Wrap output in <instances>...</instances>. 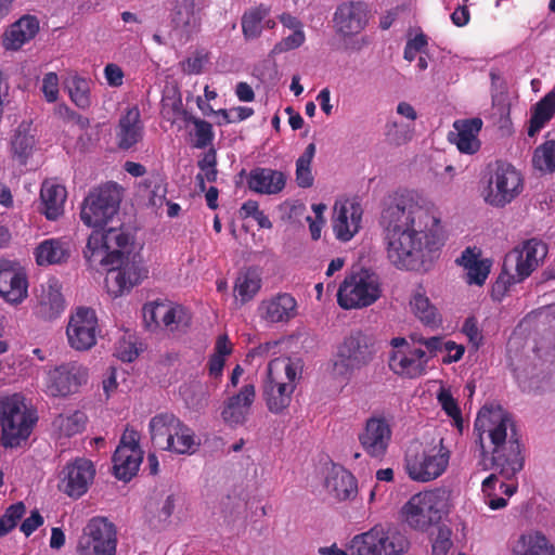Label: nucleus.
I'll use <instances>...</instances> for the list:
<instances>
[{"label":"nucleus","instance_id":"nucleus-32","mask_svg":"<svg viewBox=\"0 0 555 555\" xmlns=\"http://www.w3.org/2000/svg\"><path fill=\"white\" fill-rule=\"evenodd\" d=\"M181 423L182 421L172 413H159L153 416L149 423L152 443L165 450L173 434H177Z\"/></svg>","mask_w":555,"mask_h":555},{"label":"nucleus","instance_id":"nucleus-45","mask_svg":"<svg viewBox=\"0 0 555 555\" xmlns=\"http://www.w3.org/2000/svg\"><path fill=\"white\" fill-rule=\"evenodd\" d=\"M410 307L415 317L425 325L438 326L441 323L437 308L424 294L415 293L410 300Z\"/></svg>","mask_w":555,"mask_h":555},{"label":"nucleus","instance_id":"nucleus-9","mask_svg":"<svg viewBox=\"0 0 555 555\" xmlns=\"http://www.w3.org/2000/svg\"><path fill=\"white\" fill-rule=\"evenodd\" d=\"M409 548L406 537L396 528L376 525L356 534L349 545V555H401Z\"/></svg>","mask_w":555,"mask_h":555},{"label":"nucleus","instance_id":"nucleus-46","mask_svg":"<svg viewBox=\"0 0 555 555\" xmlns=\"http://www.w3.org/2000/svg\"><path fill=\"white\" fill-rule=\"evenodd\" d=\"M142 185L150 206L154 208L163 207L167 194V184L164 177L158 172H153L143 181Z\"/></svg>","mask_w":555,"mask_h":555},{"label":"nucleus","instance_id":"nucleus-4","mask_svg":"<svg viewBox=\"0 0 555 555\" xmlns=\"http://www.w3.org/2000/svg\"><path fill=\"white\" fill-rule=\"evenodd\" d=\"M450 456L451 451L443 444V439L431 443L413 441L405 451V472L414 481H433L446 472Z\"/></svg>","mask_w":555,"mask_h":555},{"label":"nucleus","instance_id":"nucleus-23","mask_svg":"<svg viewBox=\"0 0 555 555\" xmlns=\"http://www.w3.org/2000/svg\"><path fill=\"white\" fill-rule=\"evenodd\" d=\"M537 269L517 247H514L504 258L502 272L495 282L494 288L504 293L511 285L526 280Z\"/></svg>","mask_w":555,"mask_h":555},{"label":"nucleus","instance_id":"nucleus-54","mask_svg":"<svg viewBox=\"0 0 555 555\" xmlns=\"http://www.w3.org/2000/svg\"><path fill=\"white\" fill-rule=\"evenodd\" d=\"M140 349L137 338L131 334H125L117 343L115 353L124 362H131L138 358Z\"/></svg>","mask_w":555,"mask_h":555},{"label":"nucleus","instance_id":"nucleus-41","mask_svg":"<svg viewBox=\"0 0 555 555\" xmlns=\"http://www.w3.org/2000/svg\"><path fill=\"white\" fill-rule=\"evenodd\" d=\"M36 141L29 133V125L21 124L11 140L12 156L22 165H25L31 156Z\"/></svg>","mask_w":555,"mask_h":555},{"label":"nucleus","instance_id":"nucleus-11","mask_svg":"<svg viewBox=\"0 0 555 555\" xmlns=\"http://www.w3.org/2000/svg\"><path fill=\"white\" fill-rule=\"evenodd\" d=\"M380 292L378 276L361 270L345 278L337 292V301L344 309L363 308L374 304Z\"/></svg>","mask_w":555,"mask_h":555},{"label":"nucleus","instance_id":"nucleus-57","mask_svg":"<svg viewBox=\"0 0 555 555\" xmlns=\"http://www.w3.org/2000/svg\"><path fill=\"white\" fill-rule=\"evenodd\" d=\"M498 481V476L491 474L482 481V492L486 495V504L491 509H501L506 506L507 501L504 498H498L492 493L493 486Z\"/></svg>","mask_w":555,"mask_h":555},{"label":"nucleus","instance_id":"nucleus-51","mask_svg":"<svg viewBox=\"0 0 555 555\" xmlns=\"http://www.w3.org/2000/svg\"><path fill=\"white\" fill-rule=\"evenodd\" d=\"M70 100L80 108H88L91 104L89 83L81 77H74L68 86Z\"/></svg>","mask_w":555,"mask_h":555},{"label":"nucleus","instance_id":"nucleus-48","mask_svg":"<svg viewBox=\"0 0 555 555\" xmlns=\"http://www.w3.org/2000/svg\"><path fill=\"white\" fill-rule=\"evenodd\" d=\"M87 416L80 411H75L68 415H59L54 425L60 433L66 437H70L81 433L85 429Z\"/></svg>","mask_w":555,"mask_h":555},{"label":"nucleus","instance_id":"nucleus-39","mask_svg":"<svg viewBox=\"0 0 555 555\" xmlns=\"http://www.w3.org/2000/svg\"><path fill=\"white\" fill-rule=\"evenodd\" d=\"M325 486L328 493L339 501L352 499L357 494L356 478L344 469L331 474L326 478Z\"/></svg>","mask_w":555,"mask_h":555},{"label":"nucleus","instance_id":"nucleus-60","mask_svg":"<svg viewBox=\"0 0 555 555\" xmlns=\"http://www.w3.org/2000/svg\"><path fill=\"white\" fill-rule=\"evenodd\" d=\"M44 98L48 102L52 103L57 100L59 96V77L55 73H48L42 79L41 88Z\"/></svg>","mask_w":555,"mask_h":555},{"label":"nucleus","instance_id":"nucleus-53","mask_svg":"<svg viewBox=\"0 0 555 555\" xmlns=\"http://www.w3.org/2000/svg\"><path fill=\"white\" fill-rule=\"evenodd\" d=\"M25 511V505L22 502H17L5 509V513L0 518V537L5 535L15 528L17 521L24 516Z\"/></svg>","mask_w":555,"mask_h":555},{"label":"nucleus","instance_id":"nucleus-63","mask_svg":"<svg viewBox=\"0 0 555 555\" xmlns=\"http://www.w3.org/2000/svg\"><path fill=\"white\" fill-rule=\"evenodd\" d=\"M104 76L111 87H120L124 82V72L117 64H107L104 68Z\"/></svg>","mask_w":555,"mask_h":555},{"label":"nucleus","instance_id":"nucleus-5","mask_svg":"<svg viewBox=\"0 0 555 555\" xmlns=\"http://www.w3.org/2000/svg\"><path fill=\"white\" fill-rule=\"evenodd\" d=\"M131 236L122 227L96 228L89 235L83 257L90 267L119 266L129 255Z\"/></svg>","mask_w":555,"mask_h":555},{"label":"nucleus","instance_id":"nucleus-22","mask_svg":"<svg viewBox=\"0 0 555 555\" xmlns=\"http://www.w3.org/2000/svg\"><path fill=\"white\" fill-rule=\"evenodd\" d=\"M255 399V386L253 384L244 385L237 393L230 396L223 402L221 410L222 421L231 427L245 424L250 414Z\"/></svg>","mask_w":555,"mask_h":555},{"label":"nucleus","instance_id":"nucleus-59","mask_svg":"<svg viewBox=\"0 0 555 555\" xmlns=\"http://www.w3.org/2000/svg\"><path fill=\"white\" fill-rule=\"evenodd\" d=\"M55 114L65 122L78 125L81 129L89 126L88 118L82 117L65 104L57 105Z\"/></svg>","mask_w":555,"mask_h":555},{"label":"nucleus","instance_id":"nucleus-64","mask_svg":"<svg viewBox=\"0 0 555 555\" xmlns=\"http://www.w3.org/2000/svg\"><path fill=\"white\" fill-rule=\"evenodd\" d=\"M463 333L468 337L469 341L478 348L482 341V335L477 326L474 318H468L463 325Z\"/></svg>","mask_w":555,"mask_h":555},{"label":"nucleus","instance_id":"nucleus-31","mask_svg":"<svg viewBox=\"0 0 555 555\" xmlns=\"http://www.w3.org/2000/svg\"><path fill=\"white\" fill-rule=\"evenodd\" d=\"M39 31V21L31 15H25L11 25L5 31L3 46L7 50H18L31 40Z\"/></svg>","mask_w":555,"mask_h":555},{"label":"nucleus","instance_id":"nucleus-47","mask_svg":"<svg viewBox=\"0 0 555 555\" xmlns=\"http://www.w3.org/2000/svg\"><path fill=\"white\" fill-rule=\"evenodd\" d=\"M186 121L194 126V129L190 131L193 147L205 149L211 145L215 137L211 124L194 116H189Z\"/></svg>","mask_w":555,"mask_h":555},{"label":"nucleus","instance_id":"nucleus-6","mask_svg":"<svg viewBox=\"0 0 555 555\" xmlns=\"http://www.w3.org/2000/svg\"><path fill=\"white\" fill-rule=\"evenodd\" d=\"M451 508V491L436 488L414 494L402 507L404 521L414 530L425 531Z\"/></svg>","mask_w":555,"mask_h":555},{"label":"nucleus","instance_id":"nucleus-34","mask_svg":"<svg viewBox=\"0 0 555 555\" xmlns=\"http://www.w3.org/2000/svg\"><path fill=\"white\" fill-rule=\"evenodd\" d=\"M456 263L466 270L467 283L476 285H482L486 282L492 264L491 260L481 259L480 253L470 247L462 253Z\"/></svg>","mask_w":555,"mask_h":555},{"label":"nucleus","instance_id":"nucleus-17","mask_svg":"<svg viewBox=\"0 0 555 555\" xmlns=\"http://www.w3.org/2000/svg\"><path fill=\"white\" fill-rule=\"evenodd\" d=\"M392 429L389 421L374 415L365 421L358 439L363 451L372 459L383 460L391 442Z\"/></svg>","mask_w":555,"mask_h":555},{"label":"nucleus","instance_id":"nucleus-10","mask_svg":"<svg viewBox=\"0 0 555 555\" xmlns=\"http://www.w3.org/2000/svg\"><path fill=\"white\" fill-rule=\"evenodd\" d=\"M120 202V188L116 183H106L91 191L85 198L80 219L88 227H106L117 215Z\"/></svg>","mask_w":555,"mask_h":555},{"label":"nucleus","instance_id":"nucleus-44","mask_svg":"<svg viewBox=\"0 0 555 555\" xmlns=\"http://www.w3.org/2000/svg\"><path fill=\"white\" fill-rule=\"evenodd\" d=\"M315 144L309 143L304 153L296 160L295 181L301 189L311 188L314 183L312 160L315 155Z\"/></svg>","mask_w":555,"mask_h":555},{"label":"nucleus","instance_id":"nucleus-61","mask_svg":"<svg viewBox=\"0 0 555 555\" xmlns=\"http://www.w3.org/2000/svg\"><path fill=\"white\" fill-rule=\"evenodd\" d=\"M305 33L302 29H296L293 34L285 37L274 47V52H285L300 47L305 42Z\"/></svg>","mask_w":555,"mask_h":555},{"label":"nucleus","instance_id":"nucleus-14","mask_svg":"<svg viewBox=\"0 0 555 555\" xmlns=\"http://www.w3.org/2000/svg\"><path fill=\"white\" fill-rule=\"evenodd\" d=\"M89 370L77 361L61 363L46 373L44 392L53 398L77 393L88 383Z\"/></svg>","mask_w":555,"mask_h":555},{"label":"nucleus","instance_id":"nucleus-27","mask_svg":"<svg viewBox=\"0 0 555 555\" xmlns=\"http://www.w3.org/2000/svg\"><path fill=\"white\" fill-rule=\"evenodd\" d=\"M286 176L272 168H255L250 170L247 179L248 188L259 194L274 195L283 191L286 185Z\"/></svg>","mask_w":555,"mask_h":555},{"label":"nucleus","instance_id":"nucleus-58","mask_svg":"<svg viewBox=\"0 0 555 555\" xmlns=\"http://www.w3.org/2000/svg\"><path fill=\"white\" fill-rule=\"evenodd\" d=\"M411 340L414 344L422 345L426 348V353L428 356V360L437 354V352L441 351L443 349V341L442 338L439 336H433L429 338H426L422 336L421 334L413 333L410 335Z\"/></svg>","mask_w":555,"mask_h":555},{"label":"nucleus","instance_id":"nucleus-30","mask_svg":"<svg viewBox=\"0 0 555 555\" xmlns=\"http://www.w3.org/2000/svg\"><path fill=\"white\" fill-rule=\"evenodd\" d=\"M482 124L479 117L456 120L454 122L453 127L456 133L451 141L456 144L460 152L474 154L479 150L480 141L478 140V133L482 128Z\"/></svg>","mask_w":555,"mask_h":555},{"label":"nucleus","instance_id":"nucleus-8","mask_svg":"<svg viewBox=\"0 0 555 555\" xmlns=\"http://www.w3.org/2000/svg\"><path fill=\"white\" fill-rule=\"evenodd\" d=\"M35 417L27 408L23 396L14 393L0 399L1 444L16 448L30 433Z\"/></svg>","mask_w":555,"mask_h":555},{"label":"nucleus","instance_id":"nucleus-33","mask_svg":"<svg viewBox=\"0 0 555 555\" xmlns=\"http://www.w3.org/2000/svg\"><path fill=\"white\" fill-rule=\"evenodd\" d=\"M66 197L67 192L63 185L50 180L42 183L40 190L42 212L49 220H56L63 215Z\"/></svg>","mask_w":555,"mask_h":555},{"label":"nucleus","instance_id":"nucleus-18","mask_svg":"<svg viewBox=\"0 0 555 555\" xmlns=\"http://www.w3.org/2000/svg\"><path fill=\"white\" fill-rule=\"evenodd\" d=\"M0 295L11 305L22 304L28 296L25 269L16 261L0 260Z\"/></svg>","mask_w":555,"mask_h":555},{"label":"nucleus","instance_id":"nucleus-49","mask_svg":"<svg viewBox=\"0 0 555 555\" xmlns=\"http://www.w3.org/2000/svg\"><path fill=\"white\" fill-rule=\"evenodd\" d=\"M534 168L540 171L555 170V141H546L538 146L532 157Z\"/></svg>","mask_w":555,"mask_h":555},{"label":"nucleus","instance_id":"nucleus-26","mask_svg":"<svg viewBox=\"0 0 555 555\" xmlns=\"http://www.w3.org/2000/svg\"><path fill=\"white\" fill-rule=\"evenodd\" d=\"M337 30L350 36L360 33L367 22L366 5L362 2H349L339 5L334 15Z\"/></svg>","mask_w":555,"mask_h":555},{"label":"nucleus","instance_id":"nucleus-56","mask_svg":"<svg viewBox=\"0 0 555 555\" xmlns=\"http://www.w3.org/2000/svg\"><path fill=\"white\" fill-rule=\"evenodd\" d=\"M169 313L166 314L168 318H166L163 323L166 328L176 331L180 327L188 326L190 318L182 307L169 304Z\"/></svg>","mask_w":555,"mask_h":555},{"label":"nucleus","instance_id":"nucleus-29","mask_svg":"<svg viewBox=\"0 0 555 555\" xmlns=\"http://www.w3.org/2000/svg\"><path fill=\"white\" fill-rule=\"evenodd\" d=\"M512 555H555V547L540 531L521 533L511 544Z\"/></svg>","mask_w":555,"mask_h":555},{"label":"nucleus","instance_id":"nucleus-37","mask_svg":"<svg viewBox=\"0 0 555 555\" xmlns=\"http://www.w3.org/2000/svg\"><path fill=\"white\" fill-rule=\"evenodd\" d=\"M275 22L270 18L269 10L258 7L245 12L242 17V30L245 39L258 38L264 28H274Z\"/></svg>","mask_w":555,"mask_h":555},{"label":"nucleus","instance_id":"nucleus-42","mask_svg":"<svg viewBox=\"0 0 555 555\" xmlns=\"http://www.w3.org/2000/svg\"><path fill=\"white\" fill-rule=\"evenodd\" d=\"M555 113V91L548 92L534 106L528 134L533 137L553 117Z\"/></svg>","mask_w":555,"mask_h":555},{"label":"nucleus","instance_id":"nucleus-52","mask_svg":"<svg viewBox=\"0 0 555 555\" xmlns=\"http://www.w3.org/2000/svg\"><path fill=\"white\" fill-rule=\"evenodd\" d=\"M437 399L442 410L453 420L455 426L461 429L463 424L462 413L451 391L441 387L438 391Z\"/></svg>","mask_w":555,"mask_h":555},{"label":"nucleus","instance_id":"nucleus-2","mask_svg":"<svg viewBox=\"0 0 555 555\" xmlns=\"http://www.w3.org/2000/svg\"><path fill=\"white\" fill-rule=\"evenodd\" d=\"M481 454L491 455V468L505 479L513 478L524 467V456L514 422L501 406H483L475 421Z\"/></svg>","mask_w":555,"mask_h":555},{"label":"nucleus","instance_id":"nucleus-7","mask_svg":"<svg viewBox=\"0 0 555 555\" xmlns=\"http://www.w3.org/2000/svg\"><path fill=\"white\" fill-rule=\"evenodd\" d=\"M374 353L375 340L372 335L362 331L351 332L337 347L332 376L349 380L354 371L366 366L373 360Z\"/></svg>","mask_w":555,"mask_h":555},{"label":"nucleus","instance_id":"nucleus-1","mask_svg":"<svg viewBox=\"0 0 555 555\" xmlns=\"http://www.w3.org/2000/svg\"><path fill=\"white\" fill-rule=\"evenodd\" d=\"M388 260L398 269H417L446 242L439 214L408 195L395 196L382 212Z\"/></svg>","mask_w":555,"mask_h":555},{"label":"nucleus","instance_id":"nucleus-13","mask_svg":"<svg viewBox=\"0 0 555 555\" xmlns=\"http://www.w3.org/2000/svg\"><path fill=\"white\" fill-rule=\"evenodd\" d=\"M117 531L113 522L105 517H93L82 529L78 540V555H115Z\"/></svg>","mask_w":555,"mask_h":555},{"label":"nucleus","instance_id":"nucleus-25","mask_svg":"<svg viewBox=\"0 0 555 555\" xmlns=\"http://www.w3.org/2000/svg\"><path fill=\"white\" fill-rule=\"evenodd\" d=\"M103 267L108 270L106 282H113L117 286L115 291L116 295L129 291L146 276V270L140 260H135V256H133L132 260H129V255H125L119 266Z\"/></svg>","mask_w":555,"mask_h":555},{"label":"nucleus","instance_id":"nucleus-28","mask_svg":"<svg viewBox=\"0 0 555 555\" xmlns=\"http://www.w3.org/2000/svg\"><path fill=\"white\" fill-rule=\"evenodd\" d=\"M116 137L118 146L128 150L143 137V124L137 106L129 107L118 121Z\"/></svg>","mask_w":555,"mask_h":555},{"label":"nucleus","instance_id":"nucleus-55","mask_svg":"<svg viewBox=\"0 0 555 555\" xmlns=\"http://www.w3.org/2000/svg\"><path fill=\"white\" fill-rule=\"evenodd\" d=\"M452 530L448 526H439L437 533L433 540L431 554L433 555H447L451 550L452 542Z\"/></svg>","mask_w":555,"mask_h":555},{"label":"nucleus","instance_id":"nucleus-12","mask_svg":"<svg viewBox=\"0 0 555 555\" xmlns=\"http://www.w3.org/2000/svg\"><path fill=\"white\" fill-rule=\"evenodd\" d=\"M524 189L521 173L511 164L496 162L490 169L485 201L494 207H504Z\"/></svg>","mask_w":555,"mask_h":555},{"label":"nucleus","instance_id":"nucleus-19","mask_svg":"<svg viewBox=\"0 0 555 555\" xmlns=\"http://www.w3.org/2000/svg\"><path fill=\"white\" fill-rule=\"evenodd\" d=\"M363 210L352 199L336 201L333 209V230L339 241H350L360 230Z\"/></svg>","mask_w":555,"mask_h":555},{"label":"nucleus","instance_id":"nucleus-62","mask_svg":"<svg viewBox=\"0 0 555 555\" xmlns=\"http://www.w3.org/2000/svg\"><path fill=\"white\" fill-rule=\"evenodd\" d=\"M205 64L204 55L196 53L185 61L181 62V69L184 74L188 75H197L202 73L203 66Z\"/></svg>","mask_w":555,"mask_h":555},{"label":"nucleus","instance_id":"nucleus-20","mask_svg":"<svg viewBox=\"0 0 555 555\" xmlns=\"http://www.w3.org/2000/svg\"><path fill=\"white\" fill-rule=\"evenodd\" d=\"M257 314L267 325L288 323L297 315V301L288 293H279L262 299Z\"/></svg>","mask_w":555,"mask_h":555},{"label":"nucleus","instance_id":"nucleus-21","mask_svg":"<svg viewBox=\"0 0 555 555\" xmlns=\"http://www.w3.org/2000/svg\"><path fill=\"white\" fill-rule=\"evenodd\" d=\"M94 474L91 461L77 459L64 467L61 488L68 496L78 499L88 491Z\"/></svg>","mask_w":555,"mask_h":555},{"label":"nucleus","instance_id":"nucleus-16","mask_svg":"<svg viewBox=\"0 0 555 555\" xmlns=\"http://www.w3.org/2000/svg\"><path fill=\"white\" fill-rule=\"evenodd\" d=\"M99 334L98 318L94 310L78 307L70 315L66 327L69 346L77 351H86L96 344Z\"/></svg>","mask_w":555,"mask_h":555},{"label":"nucleus","instance_id":"nucleus-24","mask_svg":"<svg viewBox=\"0 0 555 555\" xmlns=\"http://www.w3.org/2000/svg\"><path fill=\"white\" fill-rule=\"evenodd\" d=\"M428 356L418 347L393 350L389 358L390 369L398 375L415 378L426 372Z\"/></svg>","mask_w":555,"mask_h":555},{"label":"nucleus","instance_id":"nucleus-38","mask_svg":"<svg viewBox=\"0 0 555 555\" xmlns=\"http://www.w3.org/2000/svg\"><path fill=\"white\" fill-rule=\"evenodd\" d=\"M69 244L59 238L43 241L35 253L39 266L61 263L69 257Z\"/></svg>","mask_w":555,"mask_h":555},{"label":"nucleus","instance_id":"nucleus-50","mask_svg":"<svg viewBox=\"0 0 555 555\" xmlns=\"http://www.w3.org/2000/svg\"><path fill=\"white\" fill-rule=\"evenodd\" d=\"M522 253L525 258L531 261L535 268L543 262L547 255V245L538 238H530L516 246Z\"/></svg>","mask_w":555,"mask_h":555},{"label":"nucleus","instance_id":"nucleus-15","mask_svg":"<svg viewBox=\"0 0 555 555\" xmlns=\"http://www.w3.org/2000/svg\"><path fill=\"white\" fill-rule=\"evenodd\" d=\"M139 441V433L127 426L113 455V472L117 479L129 481L137 475L143 460Z\"/></svg>","mask_w":555,"mask_h":555},{"label":"nucleus","instance_id":"nucleus-36","mask_svg":"<svg viewBox=\"0 0 555 555\" xmlns=\"http://www.w3.org/2000/svg\"><path fill=\"white\" fill-rule=\"evenodd\" d=\"M204 0H176L172 11V22L176 27L192 31L199 25V12Z\"/></svg>","mask_w":555,"mask_h":555},{"label":"nucleus","instance_id":"nucleus-35","mask_svg":"<svg viewBox=\"0 0 555 555\" xmlns=\"http://www.w3.org/2000/svg\"><path fill=\"white\" fill-rule=\"evenodd\" d=\"M65 309V301L56 283H49L42 287L39 302L36 307V314L43 320H54Z\"/></svg>","mask_w":555,"mask_h":555},{"label":"nucleus","instance_id":"nucleus-3","mask_svg":"<svg viewBox=\"0 0 555 555\" xmlns=\"http://www.w3.org/2000/svg\"><path fill=\"white\" fill-rule=\"evenodd\" d=\"M301 373L302 365L299 360L281 357L269 362L261 391L271 413L280 414L289 406L296 382L301 377Z\"/></svg>","mask_w":555,"mask_h":555},{"label":"nucleus","instance_id":"nucleus-40","mask_svg":"<svg viewBox=\"0 0 555 555\" xmlns=\"http://www.w3.org/2000/svg\"><path fill=\"white\" fill-rule=\"evenodd\" d=\"M261 288V276L255 268L241 271L234 283V296L242 305L250 301Z\"/></svg>","mask_w":555,"mask_h":555},{"label":"nucleus","instance_id":"nucleus-43","mask_svg":"<svg viewBox=\"0 0 555 555\" xmlns=\"http://www.w3.org/2000/svg\"><path fill=\"white\" fill-rule=\"evenodd\" d=\"M199 447V441L196 439L194 431L183 422L173 434L171 441L168 442L165 451L175 454H193Z\"/></svg>","mask_w":555,"mask_h":555}]
</instances>
